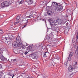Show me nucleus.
Wrapping results in <instances>:
<instances>
[{"mask_svg":"<svg viewBox=\"0 0 78 78\" xmlns=\"http://www.w3.org/2000/svg\"><path fill=\"white\" fill-rule=\"evenodd\" d=\"M2 41H3V40H4L5 41L6 44H9L10 41L14 39V37H13V36L11 35L9 36V37H6L5 39H4L2 38Z\"/></svg>","mask_w":78,"mask_h":78,"instance_id":"obj_1","label":"nucleus"},{"mask_svg":"<svg viewBox=\"0 0 78 78\" xmlns=\"http://www.w3.org/2000/svg\"><path fill=\"white\" fill-rule=\"evenodd\" d=\"M47 14L48 15V16H50L52 15L53 13H52V12L51 11H49L47 12Z\"/></svg>","mask_w":78,"mask_h":78,"instance_id":"obj_15","label":"nucleus"},{"mask_svg":"<svg viewBox=\"0 0 78 78\" xmlns=\"http://www.w3.org/2000/svg\"><path fill=\"white\" fill-rule=\"evenodd\" d=\"M0 33L1 34H3V30H2V29L0 30Z\"/></svg>","mask_w":78,"mask_h":78,"instance_id":"obj_31","label":"nucleus"},{"mask_svg":"<svg viewBox=\"0 0 78 78\" xmlns=\"http://www.w3.org/2000/svg\"><path fill=\"white\" fill-rule=\"evenodd\" d=\"M27 50H32V47L30 46L27 48Z\"/></svg>","mask_w":78,"mask_h":78,"instance_id":"obj_20","label":"nucleus"},{"mask_svg":"<svg viewBox=\"0 0 78 78\" xmlns=\"http://www.w3.org/2000/svg\"><path fill=\"white\" fill-rule=\"evenodd\" d=\"M2 65L1 64H0V69H2Z\"/></svg>","mask_w":78,"mask_h":78,"instance_id":"obj_40","label":"nucleus"},{"mask_svg":"<svg viewBox=\"0 0 78 78\" xmlns=\"http://www.w3.org/2000/svg\"><path fill=\"white\" fill-rule=\"evenodd\" d=\"M23 21H24V22H25V23L26 22H27V20H22V22H23Z\"/></svg>","mask_w":78,"mask_h":78,"instance_id":"obj_35","label":"nucleus"},{"mask_svg":"<svg viewBox=\"0 0 78 78\" xmlns=\"http://www.w3.org/2000/svg\"><path fill=\"white\" fill-rule=\"evenodd\" d=\"M24 2L25 3H27L29 5H31L33 3L32 0H26Z\"/></svg>","mask_w":78,"mask_h":78,"instance_id":"obj_6","label":"nucleus"},{"mask_svg":"<svg viewBox=\"0 0 78 78\" xmlns=\"http://www.w3.org/2000/svg\"><path fill=\"white\" fill-rule=\"evenodd\" d=\"M52 5L54 6H57L58 4L56 2H53L52 3Z\"/></svg>","mask_w":78,"mask_h":78,"instance_id":"obj_17","label":"nucleus"},{"mask_svg":"<svg viewBox=\"0 0 78 78\" xmlns=\"http://www.w3.org/2000/svg\"><path fill=\"white\" fill-rule=\"evenodd\" d=\"M19 23V21H18L17 22H15L14 24V25H17V23Z\"/></svg>","mask_w":78,"mask_h":78,"instance_id":"obj_30","label":"nucleus"},{"mask_svg":"<svg viewBox=\"0 0 78 78\" xmlns=\"http://www.w3.org/2000/svg\"><path fill=\"white\" fill-rule=\"evenodd\" d=\"M40 20H43V21H44L46 23H47L46 22V20L44 19H40Z\"/></svg>","mask_w":78,"mask_h":78,"instance_id":"obj_29","label":"nucleus"},{"mask_svg":"<svg viewBox=\"0 0 78 78\" xmlns=\"http://www.w3.org/2000/svg\"><path fill=\"white\" fill-rule=\"evenodd\" d=\"M11 76H12V78H13V77H14V74H13Z\"/></svg>","mask_w":78,"mask_h":78,"instance_id":"obj_41","label":"nucleus"},{"mask_svg":"<svg viewBox=\"0 0 78 78\" xmlns=\"http://www.w3.org/2000/svg\"><path fill=\"white\" fill-rule=\"evenodd\" d=\"M73 70V67H72V66H70L68 68V70L69 72H72Z\"/></svg>","mask_w":78,"mask_h":78,"instance_id":"obj_9","label":"nucleus"},{"mask_svg":"<svg viewBox=\"0 0 78 78\" xmlns=\"http://www.w3.org/2000/svg\"><path fill=\"white\" fill-rule=\"evenodd\" d=\"M54 22H55V23H58V20H54Z\"/></svg>","mask_w":78,"mask_h":78,"instance_id":"obj_37","label":"nucleus"},{"mask_svg":"<svg viewBox=\"0 0 78 78\" xmlns=\"http://www.w3.org/2000/svg\"><path fill=\"white\" fill-rule=\"evenodd\" d=\"M0 78H1V77H0Z\"/></svg>","mask_w":78,"mask_h":78,"instance_id":"obj_48","label":"nucleus"},{"mask_svg":"<svg viewBox=\"0 0 78 78\" xmlns=\"http://www.w3.org/2000/svg\"><path fill=\"white\" fill-rule=\"evenodd\" d=\"M62 22V20L60 19L57 20V23L59 24H61Z\"/></svg>","mask_w":78,"mask_h":78,"instance_id":"obj_12","label":"nucleus"},{"mask_svg":"<svg viewBox=\"0 0 78 78\" xmlns=\"http://www.w3.org/2000/svg\"><path fill=\"white\" fill-rule=\"evenodd\" d=\"M20 18V16H18L16 18V20H19Z\"/></svg>","mask_w":78,"mask_h":78,"instance_id":"obj_28","label":"nucleus"},{"mask_svg":"<svg viewBox=\"0 0 78 78\" xmlns=\"http://www.w3.org/2000/svg\"><path fill=\"white\" fill-rule=\"evenodd\" d=\"M8 75H9V76H11V73H8Z\"/></svg>","mask_w":78,"mask_h":78,"instance_id":"obj_39","label":"nucleus"},{"mask_svg":"<svg viewBox=\"0 0 78 78\" xmlns=\"http://www.w3.org/2000/svg\"><path fill=\"white\" fill-rule=\"evenodd\" d=\"M49 37L51 38V39H53V34L52 32H51V33L49 34Z\"/></svg>","mask_w":78,"mask_h":78,"instance_id":"obj_16","label":"nucleus"},{"mask_svg":"<svg viewBox=\"0 0 78 78\" xmlns=\"http://www.w3.org/2000/svg\"><path fill=\"white\" fill-rule=\"evenodd\" d=\"M11 61L12 62H17V59H11Z\"/></svg>","mask_w":78,"mask_h":78,"instance_id":"obj_22","label":"nucleus"},{"mask_svg":"<svg viewBox=\"0 0 78 78\" xmlns=\"http://www.w3.org/2000/svg\"><path fill=\"white\" fill-rule=\"evenodd\" d=\"M26 47V46L23 45H22H22L21 47L18 46V47H19V48H22V49H23V50H24V49H25V48H26V47Z\"/></svg>","mask_w":78,"mask_h":78,"instance_id":"obj_13","label":"nucleus"},{"mask_svg":"<svg viewBox=\"0 0 78 78\" xmlns=\"http://www.w3.org/2000/svg\"><path fill=\"white\" fill-rule=\"evenodd\" d=\"M1 5L2 8L5 7V6H9V3L8 2H4L1 3Z\"/></svg>","mask_w":78,"mask_h":78,"instance_id":"obj_4","label":"nucleus"},{"mask_svg":"<svg viewBox=\"0 0 78 78\" xmlns=\"http://www.w3.org/2000/svg\"><path fill=\"white\" fill-rule=\"evenodd\" d=\"M68 57L67 58V60H68V61H70V60H71V58L70 57Z\"/></svg>","mask_w":78,"mask_h":78,"instance_id":"obj_25","label":"nucleus"},{"mask_svg":"<svg viewBox=\"0 0 78 78\" xmlns=\"http://www.w3.org/2000/svg\"><path fill=\"white\" fill-rule=\"evenodd\" d=\"M51 30H53V31H59V28L56 26Z\"/></svg>","mask_w":78,"mask_h":78,"instance_id":"obj_7","label":"nucleus"},{"mask_svg":"<svg viewBox=\"0 0 78 78\" xmlns=\"http://www.w3.org/2000/svg\"><path fill=\"white\" fill-rule=\"evenodd\" d=\"M27 78H31V77H28Z\"/></svg>","mask_w":78,"mask_h":78,"instance_id":"obj_47","label":"nucleus"},{"mask_svg":"<svg viewBox=\"0 0 78 78\" xmlns=\"http://www.w3.org/2000/svg\"><path fill=\"white\" fill-rule=\"evenodd\" d=\"M23 1H21L19 3V5H20V4H22V3H23Z\"/></svg>","mask_w":78,"mask_h":78,"instance_id":"obj_32","label":"nucleus"},{"mask_svg":"<svg viewBox=\"0 0 78 78\" xmlns=\"http://www.w3.org/2000/svg\"><path fill=\"white\" fill-rule=\"evenodd\" d=\"M73 55V52H71L69 55V57H72Z\"/></svg>","mask_w":78,"mask_h":78,"instance_id":"obj_21","label":"nucleus"},{"mask_svg":"<svg viewBox=\"0 0 78 78\" xmlns=\"http://www.w3.org/2000/svg\"><path fill=\"white\" fill-rule=\"evenodd\" d=\"M27 53H28V52H27V51H25V52H24L25 55H26L27 54Z\"/></svg>","mask_w":78,"mask_h":78,"instance_id":"obj_38","label":"nucleus"},{"mask_svg":"<svg viewBox=\"0 0 78 78\" xmlns=\"http://www.w3.org/2000/svg\"><path fill=\"white\" fill-rule=\"evenodd\" d=\"M28 17H29V18H32V19L33 20L34 19V16H33V15L32 14L30 15L29 16H28Z\"/></svg>","mask_w":78,"mask_h":78,"instance_id":"obj_18","label":"nucleus"},{"mask_svg":"<svg viewBox=\"0 0 78 78\" xmlns=\"http://www.w3.org/2000/svg\"><path fill=\"white\" fill-rule=\"evenodd\" d=\"M68 62H66L64 63V64L65 66H67V64Z\"/></svg>","mask_w":78,"mask_h":78,"instance_id":"obj_34","label":"nucleus"},{"mask_svg":"<svg viewBox=\"0 0 78 78\" xmlns=\"http://www.w3.org/2000/svg\"><path fill=\"white\" fill-rule=\"evenodd\" d=\"M3 53V49L2 48L0 49V55H2L3 54L2 53Z\"/></svg>","mask_w":78,"mask_h":78,"instance_id":"obj_19","label":"nucleus"},{"mask_svg":"<svg viewBox=\"0 0 78 78\" xmlns=\"http://www.w3.org/2000/svg\"><path fill=\"white\" fill-rule=\"evenodd\" d=\"M17 44H18L17 43L16 41H14L13 42L12 45L13 46L14 48H16V47H17Z\"/></svg>","mask_w":78,"mask_h":78,"instance_id":"obj_8","label":"nucleus"},{"mask_svg":"<svg viewBox=\"0 0 78 78\" xmlns=\"http://www.w3.org/2000/svg\"><path fill=\"white\" fill-rule=\"evenodd\" d=\"M2 60V61H5V57L3 56V55H0V60Z\"/></svg>","mask_w":78,"mask_h":78,"instance_id":"obj_11","label":"nucleus"},{"mask_svg":"<svg viewBox=\"0 0 78 78\" xmlns=\"http://www.w3.org/2000/svg\"><path fill=\"white\" fill-rule=\"evenodd\" d=\"M77 64V62H74L73 63V66H76V65Z\"/></svg>","mask_w":78,"mask_h":78,"instance_id":"obj_24","label":"nucleus"},{"mask_svg":"<svg viewBox=\"0 0 78 78\" xmlns=\"http://www.w3.org/2000/svg\"><path fill=\"white\" fill-rule=\"evenodd\" d=\"M63 9V7L62 5H58L56 8L55 11L56 13L59 12Z\"/></svg>","mask_w":78,"mask_h":78,"instance_id":"obj_3","label":"nucleus"},{"mask_svg":"<svg viewBox=\"0 0 78 78\" xmlns=\"http://www.w3.org/2000/svg\"><path fill=\"white\" fill-rule=\"evenodd\" d=\"M51 29H53L54 27H55L56 26V24H55V23H51Z\"/></svg>","mask_w":78,"mask_h":78,"instance_id":"obj_10","label":"nucleus"},{"mask_svg":"<svg viewBox=\"0 0 78 78\" xmlns=\"http://www.w3.org/2000/svg\"><path fill=\"white\" fill-rule=\"evenodd\" d=\"M56 59H57V60H58V61H59V59H60V58H56Z\"/></svg>","mask_w":78,"mask_h":78,"instance_id":"obj_43","label":"nucleus"},{"mask_svg":"<svg viewBox=\"0 0 78 78\" xmlns=\"http://www.w3.org/2000/svg\"><path fill=\"white\" fill-rule=\"evenodd\" d=\"M66 26H67V25H69V23H67L66 24Z\"/></svg>","mask_w":78,"mask_h":78,"instance_id":"obj_46","label":"nucleus"},{"mask_svg":"<svg viewBox=\"0 0 78 78\" xmlns=\"http://www.w3.org/2000/svg\"><path fill=\"white\" fill-rule=\"evenodd\" d=\"M78 67L76 66L75 67V68H73V71H74L75 73H76V72H77L78 71Z\"/></svg>","mask_w":78,"mask_h":78,"instance_id":"obj_14","label":"nucleus"},{"mask_svg":"<svg viewBox=\"0 0 78 78\" xmlns=\"http://www.w3.org/2000/svg\"><path fill=\"white\" fill-rule=\"evenodd\" d=\"M47 39H48V40H49V39H50V36H47L46 37Z\"/></svg>","mask_w":78,"mask_h":78,"instance_id":"obj_27","label":"nucleus"},{"mask_svg":"<svg viewBox=\"0 0 78 78\" xmlns=\"http://www.w3.org/2000/svg\"><path fill=\"white\" fill-rule=\"evenodd\" d=\"M31 57L33 59H37V55L35 53L32 54Z\"/></svg>","mask_w":78,"mask_h":78,"instance_id":"obj_5","label":"nucleus"},{"mask_svg":"<svg viewBox=\"0 0 78 78\" xmlns=\"http://www.w3.org/2000/svg\"><path fill=\"white\" fill-rule=\"evenodd\" d=\"M26 27V25H25V26H24L22 28H25Z\"/></svg>","mask_w":78,"mask_h":78,"instance_id":"obj_44","label":"nucleus"},{"mask_svg":"<svg viewBox=\"0 0 78 78\" xmlns=\"http://www.w3.org/2000/svg\"><path fill=\"white\" fill-rule=\"evenodd\" d=\"M66 19H64L63 20H62V24H64L65 23H66Z\"/></svg>","mask_w":78,"mask_h":78,"instance_id":"obj_23","label":"nucleus"},{"mask_svg":"<svg viewBox=\"0 0 78 78\" xmlns=\"http://www.w3.org/2000/svg\"><path fill=\"white\" fill-rule=\"evenodd\" d=\"M78 53V51L77 50H76L75 53Z\"/></svg>","mask_w":78,"mask_h":78,"instance_id":"obj_45","label":"nucleus"},{"mask_svg":"<svg viewBox=\"0 0 78 78\" xmlns=\"http://www.w3.org/2000/svg\"><path fill=\"white\" fill-rule=\"evenodd\" d=\"M47 52H44V56L47 57Z\"/></svg>","mask_w":78,"mask_h":78,"instance_id":"obj_26","label":"nucleus"},{"mask_svg":"<svg viewBox=\"0 0 78 78\" xmlns=\"http://www.w3.org/2000/svg\"><path fill=\"white\" fill-rule=\"evenodd\" d=\"M13 30H16L17 29V27H15L14 28H12Z\"/></svg>","mask_w":78,"mask_h":78,"instance_id":"obj_33","label":"nucleus"},{"mask_svg":"<svg viewBox=\"0 0 78 78\" xmlns=\"http://www.w3.org/2000/svg\"><path fill=\"white\" fill-rule=\"evenodd\" d=\"M52 21V20H51V19L49 20V22L50 23H51V21Z\"/></svg>","mask_w":78,"mask_h":78,"instance_id":"obj_42","label":"nucleus"},{"mask_svg":"<svg viewBox=\"0 0 78 78\" xmlns=\"http://www.w3.org/2000/svg\"><path fill=\"white\" fill-rule=\"evenodd\" d=\"M78 32L77 33V34L76 36V38H77L76 39V40L77 41V40H78Z\"/></svg>","mask_w":78,"mask_h":78,"instance_id":"obj_36","label":"nucleus"},{"mask_svg":"<svg viewBox=\"0 0 78 78\" xmlns=\"http://www.w3.org/2000/svg\"><path fill=\"white\" fill-rule=\"evenodd\" d=\"M16 42L18 43L17 47H21L22 44V41L19 37H17L16 38Z\"/></svg>","mask_w":78,"mask_h":78,"instance_id":"obj_2","label":"nucleus"}]
</instances>
